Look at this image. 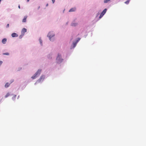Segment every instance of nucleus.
Segmentation results:
<instances>
[{
    "mask_svg": "<svg viewBox=\"0 0 146 146\" xmlns=\"http://www.w3.org/2000/svg\"><path fill=\"white\" fill-rule=\"evenodd\" d=\"M77 23H72L71 24V25L72 26H75L76 25H77Z\"/></svg>",
    "mask_w": 146,
    "mask_h": 146,
    "instance_id": "obj_13",
    "label": "nucleus"
},
{
    "mask_svg": "<svg viewBox=\"0 0 146 146\" xmlns=\"http://www.w3.org/2000/svg\"><path fill=\"white\" fill-rule=\"evenodd\" d=\"M10 85V84H9V83H6L5 85V87L6 88H7Z\"/></svg>",
    "mask_w": 146,
    "mask_h": 146,
    "instance_id": "obj_12",
    "label": "nucleus"
},
{
    "mask_svg": "<svg viewBox=\"0 0 146 146\" xmlns=\"http://www.w3.org/2000/svg\"><path fill=\"white\" fill-rule=\"evenodd\" d=\"M7 39L6 38H4L2 39V42L3 44H5L6 43V42H7Z\"/></svg>",
    "mask_w": 146,
    "mask_h": 146,
    "instance_id": "obj_8",
    "label": "nucleus"
},
{
    "mask_svg": "<svg viewBox=\"0 0 146 146\" xmlns=\"http://www.w3.org/2000/svg\"><path fill=\"white\" fill-rule=\"evenodd\" d=\"M27 31V30L25 28H23L22 29L21 31V34H23V35H24L25 32H26Z\"/></svg>",
    "mask_w": 146,
    "mask_h": 146,
    "instance_id": "obj_5",
    "label": "nucleus"
},
{
    "mask_svg": "<svg viewBox=\"0 0 146 146\" xmlns=\"http://www.w3.org/2000/svg\"><path fill=\"white\" fill-rule=\"evenodd\" d=\"M77 42H76V43H73V45H74V47H75V46H76V44L77 43Z\"/></svg>",
    "mask_w": 146,
    "mask_h": 146,
    "instance_id": "obj_21",
    "label": "nucleus"
},
{
    "mask_svg": "<svg viewBox=\"0 0 146 146\" xmlns=\"http://www.w3.org/2000/svg\"><path fill=\"white\" fill-rule=\"evenodd\" d=\"M103 15H103V14H102L101 13L100 15V18L101 17H102Z\"/></svg>",
    "mask_w": 146,
    "mask_h": 146,
    "instance_id": "obj_20",
    "label": "nucleus"
},
{
    "mask_svg": "<svg viewBox=\"0 0 146 146\" xmlns=\"http://www.w3.org/2000/svg\"><path fill=\"white\" fill-rule=\"evenodd\" d=\"M24 35H23V34H22L19 36V38H22V37Z\"/></svg>",
    "mask_w": 146,
    "mask_h": 146,
    "instance_id": "obj_18",
    "label": "nucleus"
},
{
    "mask_svg": "<svg viewBox=\"0 0 146 146\" xmlns=\"http://www.w3.org/2000/svg\"><path fill=\"white\" fill-rule=\"evenodd\" d=\"M18 7L19 9H20V5H19V6H18Z\"/></svg>",
    "mask_w": 146,
    "mask_h": 146,
    "instance_id": "obj_26",
    "label": "nucleus"
},
{
    "mask_svg": "<svg viewBox=\"0 0 146 146\" xmlns=\"http://www.w3.org/2000/svg\"><path fill=\"white\" fill-rule=\"evenodd\" d=\"M110 0H104V3H107L108 1H110Z\"/></svg>",
    "mask_w": 146,
    "mask_h": 146,
    "instance_id": "obj_15",
    "label": "nucleus"
},
{
    "mask_svg": "<svg viewBox=\"0 0 146 146\" xmlns=\"http://www.w3.org/2000/svg\"><path fill=\"white\" fill-rule=\"evenodd\" d=\"M9 95V93H7L5 96V98L7 97Z\"/></svg>",
    "mask_w": 146,
    "mask_h": 146,
    "instance_id": "obj_19",
    "label": "nucleus"
},
{
    "mask_svg": "<svg viewBox=\"0 0 146 146\" xmlns=\"http://www.w3.org/2000/svg\"><path fill=\"white\" fill-rule=\"evenodd\" d=\"M52 3H54L55 2V0H52Z\"/></svg>",
    "mask_w": 146,
    "mask_h": 146,
    "instance_id": "obj_25",
    "label": "nucleus"
},
{
    "mask_svg": "<svg viewBox=\"0 0 146 146\" xmlns=\"http://www.w3.org/2000/svg\"><path fill=\"white\" fill-rule=\"evenodd\" d=\"M106 11L107 9H105L101 13L104 15L106 13Z\"/></svg>",
    "mask_w": 146,
    "mask_h": 146,
    "instance_id": "obj_11",
    "label": "nucleus"
},
{
    "mask_svg": "<svg viewBox=\"0 0 146 146\" xmlns=\"http://www.w3.org/2000/svg\"><path fill=\"white\" fill-rule=\"evenodd\" d=\"M27 16H25L24 17V19L23 20L22 22L23 23H25L27 21Z\"/></svg>",
    "mask_w": 146,
    "mask_h": 146,
    "instance_id": "obj_9",
    "label": "nucleus"
},
{
    "mask_svg": "<svg viewBox=\"0 0 146 146\" xmlns=\"http://www.w3.org/2000/svg\"><path fill=\"white\" fill-rule=\"evenodd\" d=\"M41 71V70H38V71L36 72L35 74L31 77V78L33 79H34L36 78L38 76H39L40 74Z\"/></svg>",
    "mask_w": 146,
    "mask_h": 146,
    "instance_id": "obj_2",
    "label": "nucleus"
},
{
    "mask_svg": "<svg viewBox=\"0 0 146 146\" xmlns=\"http://www.w3.org/2000/svg\"><path fill=\"white\" fill-rule=\"evenodd\" d=\"M129 0H128L127 1H126V2H125V3L126 4H127L129 3Z\"/></svg>",
    "mask_w": 146,
    "mask_h": 146,
    "instance_id": "obj_17",
    "label": "nucleus"
},
{
    "mask_svg": "<svg viewBox=\"0 0 146 146\" xmlns=\"http://www.w3.org/2000/svg\"><path fill=\"white\" fill-rule=\"evenodd\" d=\"M62 60L63 59L61 57V55L58 54L56 59L57 62L58 63H60L62 62Z\"/></svg>",
    "mask_w": 146,
    "mask_h": 146,
    "instance_id": "obj_3",
    "label": "nucleus"
},
{
    "mask_svg": "<svg viewBox=\"0 0 146 146\" xmlns=\"http://www.w3.org/2000/svg\"><path fill=\"white\" fill-rule=\"evenodd\" d=\"M9 27V24H7V26H6V27L7 28H8Z\"/></svg>",
    "mask_w": 146,
    "mask_h": 146,
    "instance_id": "obj_23",
    "label": "nucleus"
},
{
    "mask_svg": "<svg viewBox=\"0 0 146 146\" xmlns=\"http://www.w3.org/2000/svg\"><path fill=\"white\" fill-rule=\"evenodd\" d=\"M54 36V34L53 33V32H50L49 33H48L47 36L51 40V38L52 37Z\"/></svg>",
    "mask_w": 146,
    "mask_h": 146,
    "instance_id": "obj_4",
    "label": "nucleus"
},
{
    "mask_svg": "<svg viewBox=\"0 0 146 146\" xmlns=\"http://www.w3.org/2000/svg\"><path fill=\"white\" fill-rule=\"evenodd\" d=\"M3 63V62L1 61H0V66L1 65V64Z\"/></svg>",
    "mask_w": 146,
    "mask_h": 146,
    "instance_id": "obj_22",
    "label": "nucleus"
},
{
    "mask_svg": "<svg viewBox=\"0 0 146 146\" xmlns=\"http://www.w3.org/2000/svg\"><path fill=\"white\" fill-rule=\"evenodd\" d=\"M80 38H78V40H77V42L80 40Z\"/></svg>",
    "mask_w": 146,
    "mask_h": 146,
    "instance_id": "obj_24",
    "label": "nucleus"
},
{
    "mask_svg": "<svg viewBox=\"0 0 146 146\" xmlns=\"http://www.w3.org/2000/svg\"><path fill=\"white\" fill-rule=\"evenodd\" d=\"M44 76L43 75H42L40 77V79H39V80H40V81H41L42 80H44Z\"/></svg>",
    "mask_w": 146,
    "mask_h": 146,
    "instance_id": "obj_10",
    "label": "nucleus"
},
{
    "mask_svg": "<svg viewBox=\"0 0 146 146\" xmlns=\"http://www.w3.org/2000/svg\"><path fill=\"white\" fill-rule=\"evenodd\" d=\"M39 41L41 45H42V40L40 39H39Z\"/></svg>",
    "mask_w": 146,
    "mask_h": 146,
    "instance_id": "obj_16",
    "label": "nucleus"
},
{
    "mask_svg": "<svg viewBox=\"0 0 146 146\" xmlns=\"http://www.w3.org/2000/svg\"><path fill=\"white\" fill-rule=\"evenodd\" d=\"M29 0H27V2H29Z\"/></svg>",
    "mask_w": 146,
    "mask_h": 146,
    "instance_id": "obj_28",
    "label": "nucleus"
},
{
    "mask_svg": "<svg viewBox=\"0 0 146 146\" xmlns=\"http://www.w3.org/2000/svg\"><path fill=\"white\" fill-rule=\"evenodd\" d=\"M41 71V70H38V71L36 72L35 74L31 77V78L33 79H34L36 78L38 76H39L40 74Z\"/></svg>",
    "mask_w": 146,
    "mask_h": 146,
    "instance_id": "obj_1",
    "label": "nucleus"
},
{
    "mask_svg": "<svg viewBox=\"0 0 146 146\" xmlns=\"http://www.w3.org/2000/svg\"><path fill=\"white\" fill-rule=\"evenodd\" d=\"M3 54L4 55H9V54L8 52L4 53Z\"/></svg>",
    "mask_w": 146,
    "mask_h": 146,
    "instance_id": "obj_14",
    "label": "nucleus"
},
{
    "mask_svg": "<svg viewBox=\"0 0 146 146\" xmlns=\"http://www.w3.org/2000/svg\"><path fill=\"white\" fill-rule=\"evenodd\" d=\"M76 10V8L75 7L72 8L69 10V12L75 11Z\"/></svg>",
    "mask_w": 146,
    "mask_h": 146,
    "instance_id": "obj_7",
    "label": "nucleus"
},
{
    "mask_svg": "<svg viewBox=\"0 0 146 146\" xmlns=\"http://www.w3.org/2000/svg\"><path fill=\"white\" fill-rule=\"evenodd\" d=\"M48 4L47 3V4L46 5V6H48Z\"/></svg>",
    "mask_w": 146,
    "mask_h": 146,
    "instance_id": "obj_27",
    "label": "nucleus"
},
{
    "mask_svg": "<svg viewBox=\"0 0 146 146\" xmlns=\"http://www.w3.org/2000/svg\"><path fill=\"white\" fill-rule=\"evenodd\" d=\"M11 36L13 37H16L17 36H18V35L16 33H13L12 34Z\"/></svg>",
    "mask_w": 146,
    "mask_h": 146,
    "instance_id": "obj_6",
    "label": "nucleus"
}]
</instances>
